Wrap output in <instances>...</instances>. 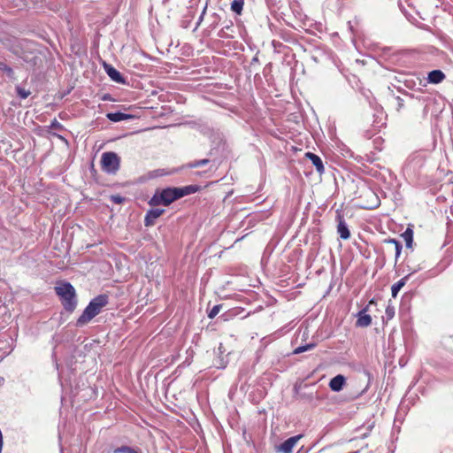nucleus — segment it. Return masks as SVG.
Returning <instances> with one entry per match:
<instances>
[{
  "label": "nucleus",
  "instance_id": "nucleus-1",
  "mask_svg": "<svg viewBox=\"0 0 453 453\" xmlns=\"http://www.w3.org/2000/svg\"><path fill=\"white\" fill-rule=\"evenodd\" d=\"M198 190L199 187L196 185H188L182 188H167L162 190H157L150 199L149 204L150 206H168L174 201L194 194Z\"/></svg>",
  "mask_w": 453,
  "mask_h": 453
},
{
  "label": "nucleus",
  "instance_id": "nucleus-2",
  "mask_svg": "<svg viewBox=\"0 0 453 453\" xmlns=\"http://www.w3.org/2000/svg\"><path fill=\"white\" fill-rule=\"evenodd\" d=\"M108 303V297L105 295L96 296L85 308L82 314L77 319V326H84L91 321L101 310Z\"/></svg>",
  "mask_w": 453,
  "mask_h": 453
},
{
  "label": "nucleus",
  "instance_id": "nucleus-3",
  "mask_svg": "<svg viewBox=\"0 0 453 453\" xmlns=\"http://www.w3.org/2000/svg\"><path fill=\"white\" fill-rule=\"evenodd\" d=\"M57 295L60 297L65 311L73 312L77 306L74 288L69 282H61L55 287Z\"/></svg>",
  "mask_w": 453,
  "mask_h": 453
},
{
  "label": "nucleus",
  "instance_id": "nucleus-4",
  "mask_svg": "<svg viewBox=\"0 0 453 453\" xmlns=\"http://www.w3.org/2000/svg\"><path fill=\"white\" fill-rule=\"evenodd\" d=\"M102 169L108 173H114L119 168V157L114 152H104L101 158Z\"/></svg>",
  "mask_w": 453,
  "mask_h": 453
},
{
  "label": "nucleus",
  "instance_id": "nucleus-5",
  "mask_svg": "<svg viewBox=\"0 0 453 453\" xmlns=\"http://www.w3.org/2000/svg\"><path fill=\"white\" fill-rule=\"evenodd\" d=\"M303 437L302 434H298L293 437L288 438L284 442H282L280 445H279L276 449L279 452L282 453H291L293 450V448L296 446L297 441Z\"/></svg>",
  "mask_w": 453,
  "mask_h": 453
},
{
  "label": "nucleus",
  "instance_id": "nucleus-6",
  "mask_svg": "<svg viewBox=\"0 0 453 453\" xmlns=\"http://www.w3.org/2000/svg\"><path fill=\"white\" fill-rule=\"evenodd\" d=\"M368 306L360 311L357 317L356 326L358 327H367L372 324V317L367 314Z\"/></svg>",
  "mask_w": 453,
  "mask_h": 453
},
{
  "label": "nucleus",
  "instance_id": "nucleus-7",
  "mask_svg": "<svg viewBox=\"0 0 453 453\" xmlns=\"http://www.w3.org/2000/svg\"><path fill=\"white\" fill-rule=\"evenodd\" d=\"M165 210L163 209H151L149 210L146 213L145 219H144V224L146 226H150L155 224V220L159 218L163 213Z\"/></svg>",
  "mask_w": 453,
  "mask_h": 453
},
{
  "label": "nucleus",
  "instance_id": "nucleus-8",
  "mask_svg": "<svg viewBox=\"0 0 453 453\" xmlns=\"http://www.w3.org/2000/svg\"><path fill=\"white\" fill-rule=\"evenodd\" d=\"M346 383V379L343 375L339 374L334 377L329 382V388L334 392H339L343 388Z\"/></svg>",
  "mask_w": 453,
  "mask_h": 453
},
{
  "label": "nucleus",
  "instance_id": "nucleus-9",
  "mask_svg": "<svg viewBox=\"0 0 453 453\" xmlns=\"http://www.w3.org/2000/svg\"><path fill=\"white\" fill-rule=\"evenodd\" d=\"M104 69H105L108 76L113 81L120 83V84H124L125 83V80L123 79L122 75L120 74V73L117 69H115L114 67H112L110 65H104Z\"/></svg>",
  "mask_w": 453,
  "mask_h": 453
},
{
  "label": "nucleus",
  "instance_id": "nucleus-10",
  "mask_svg": "<svg viewBox=\"0 0 453 453\" xmlns=\"http://www.w3.org/2000/svg\"><path fill=\"white\" fill-rule=\"evenodd\" d=\"M305 157L311 161L319 173L322 174L325 172L323 162L318 155L312 152H307Z\"/></svg>",
  "mask_w": 453,
  "mask_h": 453
},
{
  "label": "nucleus",
  "instance_id": "nucleus-11",
  "mask_svg": "<svg viewBox=\"0 0 453 453\" xmlns=\"http://www.w3.org/2000/svg\"><path fill=\"white\" fill-rule=\"evenodd\" d=\"M445 74L441 70H434L428 73V82L433 84L441 83L445 79Z\"/></svg>",
  "mask_w": 453,
  "mask_h": 453
},
{
  "label": "nucleus",
  "instance_id": "nucleus-12",
  "mask_svg": "<svg viewBox=\"0 0 453 453\" xmlns=\"http://www.w3.org/2000/svg\"><path fill=\"white\" fill-rule=\"evenodd\" d=\"M108 119L112 122H119L122 120H127L133 119V116L130 114L123 113V112H110L106 114Z\"/></svg>",
  "mask_w": 453,
  "mask_h": 453
},
{
  "label": "nucleus",
  "instance_id": "nucleus-13",
  "mask_svg": "<svg viewBox=\"0 0 453 453\" xmlns=\"http://www.w3.org/2000/svg\"><path fill=\"white\" fill-rule=\"evenodd\" d=\"M337 232L342 239L347 240L350 236L349 230L346 223L342 219L337 226Z\"/></svg>",
  "mask_w": 453,
  "mask_h": 453
},
{
  "label": "nucleus",
  "instance_id": "nucleus-14",
  "mask_svg": "<svg viewBox=\"0 0 453 453\" xmlns=\"http://www.w3.org/2000/svg\"><path fill=\"white\" fill-rule=\"evenodd\" d=\"M407 279H408V276H405L391 287L392 296L394 298H395L397 296L399 291L406 284Z\"/></svg>",
  "mask_w": 453,
  "mask_h": 453
},
{
  "label": "nucleus",
  "instance_id": "nucleus-15",
  "mask_svg": "<svg viewBox=\"0 0 453 453\" xmlns=\"http://www.w3.org/2000/svg\"><path fill=\"white\" fill-rule=\"evenodd\" d=\"M243 4V0H234L231 4V10L237 14H241Z\"/></svg>",
  "mask_w": 453,
  "mask_h": 453
},
{
  "label": "nucleus",
  "instance_id": "nucleus-16",
  "mask_svg": "<svg viewBox=\"0 0 453 453\" xmlns=\"http://www.w3.org/2000/svg\"><path fill=\"white\" fill-rule=\"evenodd\" d=\"M388 243H391L395 246V260L398 259L400 257L401 251H402V244L400 242L395 240V239H389L388 241Z\"/></svg>",
  "mask_w": 453,
  "mask_h": 453
},
{
  "label": "nucleus",
  "instance_id": "nucleus-17",
  "mask_svg": "<svg viewBox=\"0 0 453 453\" xmlns=\"http://www.w3.org/2000/svg\"><path fill=\"white\" fill-rule=\"evenodd\" d=\"M403 237L406 242L408 247H411L412 240H413V232L411 229L407 228L405 232L403 234Z\"/></svg>",
  "mask_w": 453,
  "mask_h": 453
},
{
  "label": "nucleus",
  "instance_id": "nucleus-18",
  "mask_svg": "<svg viewBox=\"0 0 453 453\" xmlns=\"http://www.w3.org/2000/svg\"><path fill=\"white\" fill-rule=\"evenodd\" d=\"M113 453H138L134 449L128 446H122L113 450Z\"/></svg>",
  "mask_w": 453,
  "mask_h": 453
},
{
  "label": "nucleus",
  "instance_id": "nucleus-19",
  "mask_svg": "<svg viewBox=\"0 0 453 453\" xmlns=\"http://www.w3.org/2000/svg\"><path fill=\"white\" fill-rule=\"evenodd\" d=\"M314 346H315V344H313V343L306 344L303 346H299L296 349H295L294 354H300L304 351L310 350V349H313Z\"/></svg>",
  "mask_w": 453,
  "mask_h": 453
},
{
  "label": "nucleus",
  "instance_id": "nucleus-20",
  "mask_svg": "<svg viewBox=\"0 0 453 453\" xmlns=\"http://www.w3.org/2000/svg\"><path fill=\"white\" fill-rule=\"evenodd\" d=\"M222 308V305L221 304H217V305H214L211 310L208 312V317L210 319H213L215 318L220 311Z\"/></svg>",
  "mask_w": 453,
  "mask_h": 453
},
{
  "label": "nucleus",
  "instance_id": "nucleus-21",
  "mask_svg": "<svg viewBox=\"0 0 453 453\" xmlns=\"http://www.w3.org/2000/svg\"><path fill=\"white\" fill-rule=\"evenodd\" d=\"M385 313L388 319H392L395 316V307L393 305L388 304L386 308Z\"/></svg>",
  "mask_w": 453,
  "mask_h": 453
},
{
  "label": "nucleus",
  "instance_id": "nucleus-22",
  "mask_svg": "<svg viewBox=\"0 0 453 453\" xmlns=\"http://www.w3.org/2000/svg\"><path fill=\"white\" fill-rule=\"evenodd\" d=\"M17 93L19 96V97L23 99L27 98L30 95L29 91H27L26 89L21 88L19 87L17 88Z\"/></svg>",
  "mask_w": 453,
  "mask_h": 453
},
{
  "label": "nucleus",
  "instance_id": "nucleus-23",
  "mask_svg": "<svg viewBox=\"0 0 453 453\" xmlns=\"http://www.w3.org/2000/svg\"><path fill=\"white\" fill-rule=\"evenodd\" d=\"M0 70L7 73L9 75L12 74V69L9 67L6 64L0 61Z\"/></svg>",
  "mask_w": 453,
  "mask_h": 453
},
{
  "label": "nucleus",
  "instance_id": "nucleus-24",
  "mask_svg": "<svg viewBox=\"0 0 453 453\" xmlns=\"http://www.w3.org/2000/svg\"><path fill=\"white\" fill-rule=\"evenodd\" d=\"M208 163V159H203L197 163H195L192 165V167H196V166H199V165H206Z\"/></svg>",
  "mask_w": 453,
  "mask_h": 453
},
{
  "label": "nucleus",
  "instance_id": "nucleus-25",
  "mask_svg": "<svg viewBox=\"0 0 453 453\" xmlns=\"http://www.w3.org/2000/svg\"><path fill=\"white\" fill-rule=\"evenodd\" d=\"M164 174H165V173H164L163 170H157V171L155 172V173L151 174V177L162 176Z\"/></svg>",
  "mask_w": 453,
  "mask_h": 453
},
{
  "label": "nucleus",
  "instance_id": "nucleus-26",
  "mask_svg": "<svg viewBox=\"0 0 453 453\" xmlns=\"http://www.w3.org/2000/svg\"><path fill=\"white\" fill-rule=\"evenodd\" d=\"M51 127L55 128H60L61 125L57 120H54L51 124Z\"/></svg>",
  "mask_w": 453,
  "mask_h": 453
},
{
  "label": "nucleus",
  "instance_id": "nucleus-27",
  "mask_svg": "<svg viewBox=\"0 0 453 453\" xmlns=\"http://www.w3.org/2000/svg\"><path fill=\"white\" fill-rule=\"evenodd\" d=\"M112 201H114L117 203H120L122 202V198L120 196H113Z\"/></svg>",
  "mask_w": 453,
  "mask_h": 453
},
{
  "label": "nucleus",
  "instance_id": "nucleus-28",
  "mask_svg": "<svg viewBox=\"0 0 453 453\" xmlns=\"http://www.w3.org/2000/svg\"><path fill=\"white\" fill-rule=\"evenodd\" d=\"M398 101H399V104H398L399 108L403 107V100L398 98Z\"/></svg>",
  "mask_w": 453,
  "mask_h": 453
}]
</instances>
